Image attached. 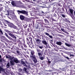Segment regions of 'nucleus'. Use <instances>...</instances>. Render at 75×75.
Wrapping results in <instances>:
<instances>
[{"instance_id":"obj_46","label":"nucleus","mask_w":75,"mask_h":75,"mask_svg":"<svg viewBox=\"0 0 75 75\" xmlns=\"http://www.w3.org/2000/svg\"><path fill=\"white\" fill-rule=\"evenodd\" d=\"M21 64H23H23H24L25 63V62H24V61H21Z\"/></svg>"},{"instance_id":"obj_40","label":"nucleus","mask_w":75,"mask_h":75,"mask_svg":"<svg viewBox=\"0 0 75 75\" xmlns=\"http://www.w3.org/2000/svg\"><path fill=\"white\" fill-rule=\"evenodd\" d=\"M52 21H56V20L54 19V18H52Z\"/></svg>"},{"instance_id":"obj_9","label":"nucleus","mask_w":75,"mask_h":75,"mask_svg":"<svg viewBox=\"0 0 75 75\" xmlns=\"http://www.w3.org/2000/svg\"><path fill=\"white\" fill-rule=\"evenodd\" d=\"M42 42L43 44H44L45 45H47V42H46L45 40H42Z\"/></svg>"},{"instance_id":"obj_20","label":"nucleus","mask_w":75,"mask_h":75,"mask_svg":"<svg viewBox=\"0 0 75 75\" xmlns=\"http://www.w3.org/2000/svg\"><path fill=\"white\" fill-rule=\"evenodd\" d=\"M38 4H41V1H38L36 2Z\"/></svg>"},{"instance_id":"obj_3","label":"nucleus","mask_w":75,"mask_h":75,"mask_svg":"<svg viewBox=\"0 0 75 75\" xmlns=\"http://www.w3.org/2000/svg\"><path fill=\"white\" fill-rule=\"evenodd\" d=\"M18 13V14H25L26 16H28V11H27L25 10H22V11L18 10L17 11Z\"/></svg>"},{"instance_id":"obj_18","label":"nucleus","mask_w":75,"mask_h":75,"mask_svg":"<svg viewBox=\"0 0 75 75\" xmlns=\"http://www.w3.org/2000/svg\"><path fill=\"white\" fill-rule=\"evenodd\" d=\"M27 26H28L27 24H25L23 25V27L24 28H26L27 27Z\"/></svg>"},{"instance_id":"obj_58","label":"nucleus","mask_w":75,"mask_h":75,"mask_svg":"<svg viewBox=\"0 0 75 75\" xmlns=\"http://www.w3.org/2000/svg\"><path fill=\"white\" fill-rule=\"evenodd\" d=\"M16 52L17 54H20V52L18 50H16Z\"/></svg>"},{"instance_id":"obj_23","label":"nucleus","mask_w":75,"mask_h":75,"mask_svg":"<svg viewBox=\"0 0 75 75\" xmlns=\"http://www.w3.org/2000/svg\"><path fill=\"white\" fill-rule=\"evenodd\" d=\"M39 27V25L37 24L35 26V28L36 29H38Z\"/></svg>"},{"instance_id":"obj_30","label":"nucleus","mask_w":75,"mask_h":75,"mask_svg":"<svg viewBox=\"0 0 75 75\" xmlns=\"http://www.w3.org/2000/svg\"><path fill=\"white\" fill-rule=\"evenodd\" d=\"M39 58H40V59H41V60H43L44 59V57H39Z\"/></svg>"},{"instance_id":"obj_29","label":"nucleus","mask_w":75,"mask_h":75,"mask_svg":"<svg viewBox=\"0 0 75 75\" xmlns=\"http://www.w3.org/2000/svg\"><path fill=\"white\" fill-rule=\"evenodd\" d=\"M6 66L7 68H9V67H10V64L9 63H8Z\"/></svg>"},{"instance_id":"obj_45","label":"nucleus","mask_w":75,"mask_h":75,"mask_svg":"<svg viewBox=\"0 0 75 75\" xmlns=\"http://www.w3.org/2000/svg\"><path fill=\"white\" fill-rule=\"evenodd\" d=\"M23 65L24 66H25V67H27V64H26L25 63Z\"/></svg>"},{"instance_id":"obj_63","label":"nucleus","mask_w":75,"mask_h":75,"mask_svg":"<svg viewBox=\"0 0 75 75\" xmlns=\"http://www.w3.org/2000/svg\"><path fill=\"white\" fill-rule=\"evenodd\" d=\"M18 2V3H20V4H22V2H21V1H17Z\"/></svg>"},{"instance_id":"obj_56","label":"nucleus","mask_w":75,"mask_h":75,"mask_svg":"<svg viewBox=\"0 0 75 75\" xmlns=\"http://www.w3.org/2000/svg\"><path fill=\"white\" fill-rule=\"evenodd\" d=\"M61 30H62V31H63V32H64L65 31L64 30V29H62V28L61 29Z\"/></svg>"},{"instance_id":"obj_42","label":"nucleus","mask_w":75,"mask_h":75,"mask_svg":"<svg viewBox=\"0 0 75 75\" xmlns=\"http://www.w3.org/2000/svg\"><path fill=\"white\" fill-rule=\"evenodd\" d=\"M18 70L19 72H21L22 71V69H19Z\"/></svg>"},{"instance_id":"obj_37","label":"nucleus","mask_w":75,"mask_h":75,"mask_svg":"<svg viewBox=\"0 0 75 75\" xmlns=\"http://www.w3.org/2000/svg\"><path fill=\"white\" fill-rule=\"evenodd\" d=\"M53 46L54 47H55V48H56V47H57V46L55 45V44H52Z\"/></svg>"},{"instance_id":"obj_25","label":"nucleus","mask_w":75,"mask_h":75,"mask_svg":"<svg viewBox=\"0 0 75 75\" xmlns=\"http://www.w3.org/2000/svg\"><path fill=\"white\" fill-rule=\"evenodd\" d=\"M38 56H39V57H41V56H42V54H41V53L38 52Z\"/></svg>"},{"instance_id":"obj_14","label":"nucleus","mask_w":75,"mask_h":75,"mask_svg":"<svg viewBox=\"0 0 75 75\" xmlns=\"http://www.w3.org/2000/svg\"><path fill=\"white\" fill-rule=\"evenodd\" d=\"M64 21H65V22H67V23H70V21H69V19L67 18H66L65 19Z\"/></svg>"},{"instance_id":"obj_52","label":"nucleus","mask_w":75,"mask_h":75,"mask_svg":"<svg viewBox=\"0 0 75 75\" xmlns=\"http://www.w3.org/2000/svg\"><path fill=\"white\" fill-rule=\"evenodd\" d=\"M18 42H19V43L20 44H21V42L20 40H18Z\"/></svg>"},{"instance_id":"obj_24","label":"nucleus","mask_w":75,"mask_h":75,"mask_svg":"<svg viewBox=\"0 0 75 75\" xmlns=\"http://www.w3.org/2000/svg\"><path fill=\"white\" fill-rule=\"evenodd\" d=\"M0 34L1 35H3V31H2V30L1 29L0 30Z\"/></svg>"},{"instance_id":"obj_55","label":"nucleus","mask_w":75,"mask_h":75,"mask_svg":"<svg viewBox=\"0 0 75 75\" xmlns=\"http://www.w3.org/2000/svg\"><path fill=\"white\" fill-rule=\"evenodd\" d=\"M5 35H6V36L7 37H8L9 36L6 33H5Z\"/></svg>"},{"instance_id":"obj_48","label":"nucleus","mask_w":75,"mask_h":75,"mask_svg":"<svg viewBox=\"0 0 75 75\" xmlns=\"http://www.w3.org/2000/svg\"><path fill=\"white\" fill-rule=\"evenodd\" d=\"M70 57H74V54H70Z\"/></svg>"},{"instance_id":"obj_26","label":"nucleus","mask_w":75,"mask_h":75,"mask_svg":"<svg viewBox=\"0 0 75 75\" xmlns=\"http://www.w3.org/2000/svg\"><path fill=\"white\" fill-rule=\"evenodd\" d=\"M47 54V50H45L44 54H45V55H46Z\"/></svg>"},{"instance_id":"obj_2","label":"nucleus","mask_w":75,"mask_h":75,"mask_svg":"<svg viewBox=\"0 0 75 75\" xmlns=\"http://www.w3.org/2000/svg\"><path fill=\"white\" fill-rule=\"evenodd\" d=\"M34 51V50H32L31 52V54L30 55V57L31 59H32V61L34 62L35 64H37V60L36 57H35V55H34L35 54Z\"/></svg>"},{"instance_id":"obj_31","label":"nucleus","mask_w":75,"mask_h":75,"mask_svg":"<svg viewBox=\"0 0 75 75\" xmlns=\"http://www.w3.org/2000/svg\"><path fill=\"white\" fill-rule=\"evenodd\" d=\"M8 38L9 40H13V39L12 38H11L10 37V36H8Z\"/></svg>"},{"instance_id":"obj_44","label":"nucleus","mask_w":75,"mask_h":75,"mask_svg":"<svg viewBox=\"0 0 75 75\" xmlns=\"http://www.w3.org/2000/svg\"><path fill=\"white\" fill-rule=\"evenodd\" d=\"M62 47H63V48H64V49L66 50H68V49H67V48L65 47H64V46H62Z\"/></svg>"},{"instance_id":"obj_11","label":"nucleus","mask_w":75,"mask_h":75,"mask_svg":"<svg viewBox=\"0 0 75 75\" xmlns=\"http://www.w3.org/2000/svg\"><path fill=\"white\" fill-rule=\"evenodd\" d=\"M56 44H57V45H60V46H61V44H62V42L60 41H59V42L57 41L56 42Z\"/></svg>"},{"instance_id":"obj_47","label":"nucleus","mask_w":75,"mask_h":75,"mask_svg":"<svg viewBox=\"0 0 75 75\" xmlns=\"http://www.w3.org/2000/svg\"><path fill=\"white\" fill-rule=\"evenodd\" d=\"M49 37H50V38H52V36H51L50 35H49L48 36Z\"/></svg>"},{"instance_id":"obj_54","label":"nucleus","mask_w":75,"mask_h":75,"mask_svg":"<svg viewBox=\"0 0 75 75\" xmlns=\"http://www.w3.org/2000/svg\"><path fill=\"white\" fill-rule=\"evenodd\" d=\"M58 11H59L61 12V10L59 8H57Z\"/></svg>"},{"instance_id":"obj_8","label":"nucleus","mask_w":75,"mask_h":75,"mask_svg":"<svg viewBox=\"0 0 75 75\" xmlns=\"http://www.w3.org/2000/svg\"><path fill=\"white\" fill-rule=\"evenodd\" d=\"M41 40H40L39 39H37L36 40V42L37 44L40 45V43H41Z\"/></svg>"},{"instance_id":"obj_22","label":"nucleus","mask_w":75,"mask_h":75,"mask_svg":"<svg viewBox=\"0 0 75 75\" xmlns=\"http://www.w3.org/2000/svg\"><path fill=\"white\" fill-rule=\"evenodd\" d=\"M4 71V69L0 66V73L1 72V71Z\"/></svg>"},{"instance_id":"obj_4","label":"nucleus","mask_w":75,"mask_h":75,"mask_svg":"<svg viewBox=\"0 0 75 75\" xmlns=\"http://www.w3.org/2000/svg\"><path fill=\"white\" fill-rule=\"evenodd\" d=\"M69 11L70 13L71 14H70L69 16L71 17L73 20H75V17L74 15V13H73V10L72 9H70L69 10Z\"/></svg>"},{"instance_id":"obj_62","label":"nucleus","mask_w":75,"mask_h":75,"mask_svg":"<svg viewBox=\"0 0 75 75\" xmlns=\"http://www.w3.org/2000/svg\"><path fill=\"white\" fill-rule=\"evenodd\" d=\"M46 18H48V19H49V20H50V18L49 17H46Z\"/></svg>"},{"instance_id":"obj_27","label":"nucleus","mask_w":75,"mask_h":75,"mask_svg":"<svg viewBox=\"0 0 75 75\" xmlns=\"http://www.w3.org/2000/svg\"><path fill=\"white\" fill-rule=\"evenodd\" d=\"M61 15L62 16V17L63 18H65V17H66V16H65V15L64 14H62Z\"/></svg>"},{"instance_id":"obj_59","label":"nucleus","mask_w":75,"mask_h":75,"mask_svg":"<svg viewBox=\"0 0 75 75\" xmlns=\"http://www.w3.org/2000/svg\"><path fill=\"white\" fill-rule=\"evenodd\" d=\"M38 21H40V20H37L36 21L37 23H38L39 24H40V23L38 22Z\"/></svg>"},{"instance_id":"obj_39","label":"nucleus","mask_w":75,"mask_h":75,"mask_svg":"<svg viewBox=\"0 0 75 75\" xmlns=\"http://www.w3.org/2000/svg\"><path fill=\"white\" fill-rule=\"evenodd\" d=\"M3 10V7L0 6V11H1V10Z\"/></svg>"},{"instance_id":"obj_64","label":"nucleus","mask_w":75,"mask_h":75,"mask_svg":"<svg viewBox=\"0 0 75 75\" xmlns=\"http://www.w3.org/2000/svg\"><path fill=\"white\" fill-rule=\"evenodd\" d=\"M27 31H30V29L29 28H28Z\"/></svg>"},{"instance_id":"obj_21","label":"nucleus","mask_w":75,"mask_h":75,"mask_svg":"<svg viewBox=\"0 0 75 75\" xmlns=\"http://www.w3.org/2000/svg\"><path fill=\"white\" fill-rule=\"evenodd\" d=\"M44 20L45 23H49V22L47 20V19H44Z\"/></svg>"},{"instance_id":"obj_12","label":"nucleus","mask_w":75,"mask_h":75,"mask_svg":"<svg viewBox=\"0 0 75 75\" xmlns=\"http://www.w3.org/2000/svg\"><path fill=\"white\" fill-rule=\"evenodd\" d=\"M12 28H13L14 29H16V30H18V28L16 26H15L14 25H13V26H12Z\"/></svg>"},{"instance_id":"obj_49","label":"nucleus","mask_w":75,"mask_h":75,"mask_svg":"<svg viewBox=\"0 0 75 75\" xmlns=\"http://www.w3.org/2000/svg\"><path fill=\"white\" fill-rule=\"evenodd\" d=\"M26 41L27 42H28L29 41V39H28V38H26Z\"/></svg>"},{"instance_id":"obj_57","label":"nucleus","mask_w":75,"mask_h":75,"mask_svg":"<svg viewBox=\"0 0 75 75\" xmlns=\"http://www.w3.org/2000/svg\"><path fill=\"white\" fill-rule=\"evenodd\" d=\"M64 32L65 33H66V34H69V33H68V32H67L66 31H64Z\"/></svg>"},{"instance_id":"obj_53","label":"nucleus","mask_w":75,"mask_h":75,"mask_svg":"<svg viewBox=\"0 0 75 75\" xmlns=\"http://www.w3.org/2000/svg\"><path fill=\"white\" fill-rule=\"evenodd\" d=\"M22 41H23V44H25V40H24V39H23Z\"/></svg>"},{"instance_id":"obj_16","label":"nucleus","mask_w":75,"mask_h":75,"mask_svg":"<svg viewBox=\"0 0 75 75\" xmlns=\"http://www.w3.org/2000/svg\"><path fill=\"white\" fill-rule=\"evenodd\" d=\"M38 47H39V48L40 49H41V50H42L43 48H44V46L43 45H42V46H38Z\"/></svg>"},{"instance_id":"obj_5","label":"nucleus","mask_w":75,"mask_h":75,"mask_svg":"<svg viewBox=\"0 0 75 75\" xmlns=\"http://www.w3.org/2000/svg\"><path fill=\"white\" fill-rule=\"evenodd\" d=\"M18 2L15 1H13L11 2V4L14 7H18V5H17V3Z\"/></svg>"},{"instance_id":"obj_6","label":"nucleus","mask_w":75,"mask_h":75,"mask_svg":"<svg viewBox=\"0 0 75 75\" xmlns=\"http://www.w3.org/2000/svg\"><path fill=\"white\" fill-rule=\"evenodd\" d=\"M29 38L30 40V41L28 42H27V44L29 45H30V43H32L33 42V38H31V37H29Z\"/></svg>"},{"instance_id":"obj_50","label":"nucleus","mask_w":75,"mask_h":75,"mask_svg":"<svg viewBox=\"0 0 75 75\" xmlns=\"http://www.w3.org/2000/svg\"><path fill=\"white\" fill-rule=\"evenodd\" d=\"M51 61H50V59H48V63L49 64H51Z\"/></svg>"},{"instance_id":"obj_17","label":"nucleus","mask_w":75,"mask_h":75,"mask_svg":"<svg viewBox=\"0 0 75 75\" xmlns=\"http://www.w3.org/2000/svg\"><path fill=\"white\" fill-rule=\"evenodd\" d=\"M65 45H66V46H67V47H70L71 46V45L68 44L67 43H65Z\"/></svg>"},{"instance_id":"obj_34","label":"nucleus","mask_w":75,"mask_h":75,"mask_svg":"<svg viewBox=\"0 0 75 75\" xmlns=\"http://www.w3.org/2000/svg\"><path fill=\"white\" fill-rule=\"evenodd\" d=\"M36 51H37V52H40V51H41V50L38 49V48L37 49Z\"/></svg>"},{"instance_id":"obj_43","label":"nucleus","mask_w":75,"mask_h":75,"mask_svg":"<svg viewBox=\"0 0 75 75\" xmlns=\"http://www.w3.org/2000/svg\"><path fill=\"white\" fill-rule=\"evenodd\" d=\"M12 33H15V34H18V33H17V32H16L14 31V30L12 31Z\"/></svg>"},{"instance_id":"obj_33","label":"nucleus","mask_w":75,"mask_h":75,"mask_svg":"<svg viewBox=\"0 0 75 75\" xmlns=\"http://www.w3.org/2000/svg\"><path fill=\"white\" fill-rule=\"evenodd\" d=\"M65 58H66L67 59H69V58L68 57H66V56H64Z\"/></svg>"},{"instance_id":"obj_41","label":"nucleus","mask_w":75,"mask_h":75,"mask_svg":"<svg viewBox=\"0 0 75 75\" xmlns=\"http://www.w3.org/2000/svg\"><path fill=\"white\" fill-rule=\"evenodd\" d=\"M5 21L6 22V23H8V24H9L10 23V22L7 20Z\"/></svg>"},{"instance_id":"obj_38","label":"nucleus","mask_w":75,"mask_h":75,"mask_svg":"<svg viewBox=\"0 0 75 75\" xmlns=\"http://www.w3.org/2000/svg\"><path fill=\"white\" fill-rule=\"evenodd\" d=\"M42 39L43 40H45V38L44 36H42Z\"/></svg>"},{"instance_id":"obj_1","label":"nucleus","mask_w":75,"mask_h":75,"mask_svg":"<svg viewBox=\"0 0 75 75\" xmlns=\"http://www.w3.org/2000/svg\"><path fill=\"white\" fill-rule=\"evenodd\" d=\"M10 61L11 65H14L15 62L16 64L19 63L20 61L18 60V59L16 57H10Z\"/></svg>"},{"instance_id":"obj_19","label":"nucleus","mask_w":75,"mask_h":75,"mask_svg":"<svg viewBox=\"0 0 75 75\" xmlns=\"http://www.w3.org/2000/svg\"><path fill=\"white\" fill-rule=\"evenodd\" d=\"M18 6H17L18 7H22L23 8L24 7V6L23 5L20 4Z\"/></svg>"},{"instance_id":"obj_13","label":"nucleus","mask_w":75,"mask_h":75,"mask_svg":"<svg viewBox=\"0 0 75 75\" xmlns=\"http://www.w3.org/2000/svg\"><path fill=\"white\" fill-rule=\"evenodd\" d=\"M13 25L14 24H13L12 23H10L9 24H8V25L9 27H11L12 28V27H13Z\"/></svg>"},{"instance_id":"obj_28","label":"nucleus","mask_w":75,"mask_h":75,"mask_svg":"<svg viewBox=\"0 0 75 75\" xmlns=\"http://www.w3.org/2000/svg\"><path fill=\"white\" fill-rule=\"evenodd\" d=\"M23 46L24 48H25L26 49L27 48V45H26L25 44H23Z\"/></svg>"},{"instance_id":"obj_15","label":"nucleus","mask_w":75,"mask_h":75,"mask_svg":"<svg viewBox=\"0 0 75 75\" xmlns=\"http://www.w3.org/2000/svg\"><path fill=\"white\" fill-rule=\"evenodd\" d=\"M23 71H25L26 73H28V72L27 71V68L25 67H24L23 69Z\"/></svg>"},{"instance_id":"obj_60","label":"nucleus","mask_w":75,"mask_h":75,"mask_svg":"<svg viewBox=\"0 0 75 75\" xmlns=\"http://www.w3.org/2000/svg\"><path fill=\"white\" fill-rule=\"evenodd\" d=\"M28 27L29 28H31V26L30 25V24H29V26H28Z\"/></svg>"},{"instance_id":"obj_10","label":"nucleus","mask_w":75,"mask_h":75,"mask_svg":"<svg viewBox=\"0 0 75 75\" xmlns=\"http://www.w3.org/2000/svg\"><path fill=\"white\" fill-rule=\"evenodd\" d=\"M20 18L21 20H24V16L23 15H20Z\"/></svg>"},{"instance_id":"obj_32","label":"nucleus","mask_w":75,"mask_h":75,"mask_svg":"<svg viewBox=\"0 0 75 75\" xmlns=\"http://www.w3.org/2000/svg\"><path fill=\"white\" fill-rule=\"evenodd\" d=\"M45 35H47V36H48V37H49V36L50 35V34H48V33L45 32Z\"/></svg>"},{"instance_id":"obj_36","label":"nucleus","mask_w":75,"mask_h":75,"mask_svg":"<svg viewBox=\"0 0 75 75\" xmlns=\"http://www.w3.org/2000/svg\"><path fill=\"white\" fill-rule=\"evenodd\" d=\"M31 35H32V36L33 37V35H32V34L31 33H29V37H31Z\"/></svg>"},{"instance_id":"obj_35","label":"nucleus","mask_w":75,"mask_h":75,"mask_svg":"<svg viewBox=\"0 0 75 75\" xmlns=\"http://www.w3.org/2000/svg\"><path fill=\"white\" fill-rule=\"evenodd\" d=\"M70 74H74V73H73V72H72V69L70 70Z\"/></svg>"},{"instance_id":"obj_61","label":"nucleus","mask_w":75,"mask_h":75,"mask_svg":"<svg viewBox=\"0 0 75 75\" xmlns=\"http://www.w3.org/2000/svg\"><path fill=\"white\" fill-rule=\"evenodd\" d=\"M21 48L22 50H24V47H23V46H21Z\"/></svg>"},{"instance_id":"obj_51","label":"nucleus","mask_w":75,"mask_h":75,"mask_svg":"<svg viewBox=\"0 0 75 75\" xmlns=\"http://www.w3.org/2000/svg\"><path fill=\"white\" fill-rule=\"evenodd\" d=\"M32 22H33V25H34V23H35V21H33Z\"/></svg>"},{"instance_id":"obj_7","label":"nucleus","mask_w":75,"mask_h":75,"mask_svg":"<svg viewBox=\"0 0 75 75\" xmlns=\"http://www.w3.org/2000/svg\"><path fill=\"white\" fill-rule=\"evenodd\" d=\"M9 35L10 36L13 38H15V39H16V36H15L14 35H13L11 33H9Z\"/></svg>"}]
</instances>
